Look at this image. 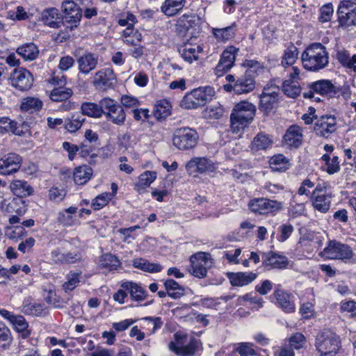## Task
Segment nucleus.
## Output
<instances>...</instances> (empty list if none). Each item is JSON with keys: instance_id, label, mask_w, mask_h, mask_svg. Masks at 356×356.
Segmentation results:
<instances>
[{"instance_id": "nucleus-1", "label": "nucleus", "mask_w": 356, "mask_h": 356, "mask_svg": "<svg viewBox=\"0 0 356 356\" xmlns=\"http://www.w3.org/2000/svg\"><path fill=\"white\" fill-rule=\"evenodd\" d=\"M303 67L312 72H318L325 68L329 63V54L326 47L320 42L309 44L302 52Z\"/></svg>"}, {"instance_id": "nucleus-2", "label": "nucleus", "mask_w": 356, "mask_h": 356, "mask_svg": "<svg viewBox=\"0 0 356 356\" xmlns=\"http://www.w3.org/2000/svg\"><path fill=\"white\" fill-rule=\"evenodd\" d=\"M256 107L248 102H241L235 105L230 115L231 129L238 133L248 127L252 121Z\"/></svg>"}, {"instance_id": "nucleus-3", "label": "nucleus", "mask_w": 356, "mask_h": 356, "mask_svg": "<svg viewBox=\"0 0 356 356\" xmlns=\"http://www.w3.org/2000/svg\"><path fill=\"white\" fill-rule=\"evenodd\" d=\"M315 347L319 356H336L341 348L340 337L330 329H324L316 336Z\"/></svg>"}, {"instance_id": "nucleus-4", "label": "nucleus", "mask_w": 356, "mask_h": 356, "mask_svg": "<svg viewBox=\"0 0 356 356\" xmlns=\"http://www.w3.org/2000/svg\"><path fill=\"white\" fill-rule=\"evenodd\" d=\"M199 139V134L196 129L188 127L176 129L172 135L173 145L181 151L194 149L197 146Z\"/></svg>"}, {"instance_id": "nucleus-5", "label": "nucleus", "mask_w": 356, "mask_h": 356, "mask_svg": "<svg viewBox=\"0 0 356 356\" xmlns=\"http://www.w3.org/2000/svg\"><path fill=\"white\" fill-rule=\"evenodd\" d=\"M339 92V88L334 86L331 81L321 79L309 83L308 90L302 92V96L304 98L314 99L315 102H319L322 100L320 97L315 96L316 95L330 98L334 97Z\"/></svg>"}, {"instance_id": "nucleus-6", "label": "nucleus", "mask_w": 356, "mask_h": 356, "mask_svg": "<svg viewBox=\"0 0 356 356\" xmlns=\"http://www.w3.org/2000/svg\"><path fill=\"white\" fill-rule=\"evenodd\" d=\"M61 10L65 29L72 31L77 28L83 16L82 9L74 1L66 0L62 3Z\"/></svg>"}, {"instance_id": "nucleus-7", "label": "nucleus", "mask_w": 356, "mask_h": 356, "mask_svg": "<svg viewBox=\"0 0 356 356\" xmlns=\"http://www.w3.org/2000/svg\"><path fill=\"white\" fill-rule=\"evenodd\" d=\"M102 107V115L117 125H122L126 120V113L121 105L110 97L100 100Z\"/></svg>"}, {"instance_id": "nucleus-8", "label": "nucleus", "mask_w": 356, "mask_h": 356, "mask_svg": "<svg viewBox=\"0 0 356 356\" xmlns=\"http://www.w3.org/2000/svg\"><path fill=\"white\" fill-rule=\"evenodd\" d=\"M338 20L341 27L348 28L356 25V0H343L338 10Z\"/></svg>"}, {"instance_id": "nucleus-9", "label": "nucleus", "mask_w": 356, "mask_h": 356, "mask_svg": "<svg viewBox=\"0 0 356 356\" xmlns=\"http://www.w3.org/2000/svg\"><path fill=\"white\" fill-rule=\"evenodd\" d=\"M10 85L19 91H27L31 88L34 79L29 70L24 67L14 69L9 78Z\"/></svg>"}, {"instance_id": "nucleus-10", "label": "nucleus", "mask_w": 356, "mask_h": 356, "mask_svg": "<svg viewBox=\"0 0 356 356\" xmlns=\"http://www.w3.org/2000/svg\"><path fill=\"white\" fill-rule=\"evenodd\" d=\"M190 261L189 272L191 275L200 279L207 277V269L211 266L209 254L198 252L191 257Z\"/></svg>"}, {"instance_id": "nucleus-11", "label": "nucleus", "mask_w": 356, "mask_h": 356, "mask_svg": "<svg viewBox=\"0 0 356 356\" xmlns=\"http://www.w3.org/2000/svg\"><path fill=\"white\" fill-rule=\"evenodd\" d=\"M248 207L256 214L268 215L282 209V203L265 197L254 198L250 201Z\"/></svg>"}, {"instance_id": "nucleus-12", "label": "nucleus", "mask_w": 356, "mask_h": 356, "mask_svg": "<svg viewBox=\"0 0 356 356\" xmlns=\"http://www.w3.org/2000/svg\"><path fill=\"white\" fill-rule=\"evenodd\" d=\"M50 259L56 264H73L82 259V254L77 250L67 251L63 248L58 247L51 252Z\"/></svg>"}, {"instance_id": "nucleus-13", "label": "nucleus", "mask_w": 356, "mask_h": 356, "mask_svg": "<svg viewBox=\"0 0 356 356\" xmlns=\"http://www.w3.org/2000/svg\"><path fill=\"white\" fill-rule=\"evenodd\" d=\"M325 254L332 259H350L353 256L351 248L337 241H329L324 249Z\"/></svg>"}, {"instance_id": "nucleus-14", "label": "nucleus", "mask_w": 356, "mask_h": 356, "mask_svg": "<svg viewBox=\"0 0 356 356\" xmlns=\"http://www.w3.org/2000/svg\"><path fill=\"white\" fill-rule=\"evenodd\" d=\"M337 130V119L334 115H321L314 123V131L320 137L328 138Z\"/></svg>"}, {"instance_id": "nucleus-15", "label": "nucleus", "mask_w": 356, "mask_h": 356, "mask_svg": "<svg viewBox=\"0 0 356 356\" xmlns=\"http://www.w3.org/2000/svg\"><path fill=\"white\" fill-rule=\"evenodd\" d=\"M116 76L111 67L102 69L95 73L92 84L98 90H106L115 86Z\"/></svg>"}, {"instance_id": "nucleus-16", "label": "nucleus", "mask_w": 356, "mask_h": 356, "mask_svg": "<svg viewBox=\"0 0 356 356\" xmlns=\"http://www.w3.org/2000/svg\"><path fill=\"white\" fill-rule=\"evenodd\" d=\"M22 158L16 153H8L0 159V175H9L17 172L22 166Z\"/></svg>"}, {"instance_id": "nucleus-17", "label": "nucleus", "mask_w": 356, "mask_h": 356, "mask_svg": "<svg viewBox=\"0 0 356 356\" xmlns=\"http://www.w3.org/2000/svg\"><path fill=\"white\" fill-rule=\"evenodd\" d=\"M299 74L300 70L297 67H293L289 78L282 83V90L290 98H296L300 94L301 87L298 82Z\"/></svg>"}, {"instance_id": "nucleus-18", "label": "nucleus", "mask_w": 356, "mask_h": 356, "mask_svg": "<svg viewBox=\"0 0 356 356\" xmlns=\"http://www.w3.org/2000/svg\"><path fill=\"white\" fill-rule=\"evenodd\" d=\"M29 125L23 122L18 124L8 117H0V134H5L12 133L14 135L22 136L29 131Z\"/></svg>"}, {"instance_id": "nucleus-19", "label": "nucleus", "mask_w": 356, "mask_h": 356, "mask_svg": "<svg viewBox=\"0 0 356 356\" xmlns=\"http://www.w3.org/2000/svg\"><path fill=\"white\" fill-rule=\"evenodd\" d=\"M234 94L241 95L252 92L255 88V77L252 70H246L245 73L236 78L234 76Z\"/></svg>"}, {"instance_id": "nucleus-20", "label": "nucleus", "mask_w": 356, "mask_h": 356, "mask_svg": "<svg viewBox=\"0 0 356 356\" xmlns=\"http://www.w3.org/2000/svg\"><path fill=\"white\" fill-rule=\"evenodd\" d=\"M278 93L277 92H268L264 90L260 95L259 109L264 115L270 114L277 106Z\"/></svg>"}, {"instance_id": "nucleus-21", "label": "nucleus", "mask_w": 356, "mask_h": 356, "mask_svg": "<svg viewBox=\"0 0 356 356\" xmlns=\"http://www.w3.org/2000/svg\"><path fill=\"white\" fill-rule=\"evenodd\" d=\"M277 302V305L286 313H291L295 311V303L293 301V296L280 289L277 286L272 294Z\"/></svg>"}, {"instance_id": "nucleus-22", "label": "nucleus", "mask_w": 356, "mask_h": 356, "mask_svg": "<svg viewBox=\"0 0 356 356\" xmlns=\"http://www.w3.org/2000/svg\"><path fill=\"white\" fill-rule=\"evenodd\" d=\"M189 174L196 172L204 173L213 171L214 169L213 162L205 157H195L191 159L186 165Z\"/></svg>"}, {"instance_id": "nucleus-23", "label": "nucleus", "mask_w": 356, "mask_h": 356, "mask_svg": "<svg viewBox=\"0 0 356 356\" xmlns=\"http://www.w3.org/2000/svg\"><path fill=\"white\" fill-rule=\"evenodd\" d=\"M41 21L44 25L54 29H59L64 26L62 15L56 8L44 9L41 13Z\"/></svg>"}, {"instance_id": "nucleus-24", "label": "nucleus", "mask_w": 356, "mask_h": 356, "mask_svg": "<svg viewBox=\"0 0 356 356\" xmlns=\"http://www.w3.org/2000/svg\"><path fill=\"white\" fill-rule=\"evenodd\" d=\"M262 264L264 266H270L273 268L284 269L289 264L287 257L274 252H263L261 254Z\"/></svg>"}, {"instance_id": "nucleus-25", "label": "nucleus", "mask_w": 356, "mask_h": 356, "mask_svg": "<svg viewBox=\"0 0 356 356\" xmlns=\"http://www.w3.org/2000/svg\"><path fill=\"white\" fill-rule=\"evenodd\" d=\"M98 55L92 53H86L77 59L78 69L80 73L88 74L98 65Z\"/></svg>"}, {"instance_id": "nucleus-26", "label": "nucleus", "mask_w": 356, "mask_h": 356, "mask_svg": "<svg viewBox=\"0 0 356 356\" xmlns=\"http://www.w3.org/2000/svg\"><path fill=\"white\" fill-rule=\"evenodd\" d=\"M310 198L315 210L323 213L329 211L332 198L331 193L319 195L318 192H312Z\"/></svg>"}, {"instance_id": "nucleus-27", "label": "nucleus", "mask_w": 356, "mask_h": 356, "mask_svg": "<svg viewBox=\"0 0 356 356\" xmlns=\"http://www.w3.org/2000/svg\"><path fill=\"white\" fill-rule=\"evenodd\" d=\"M258 274L253 272H237L228 273L232 286H243L248 285L257 279Z\"/></svg>"}, {"instance_id": "nucleus-28", "label": "nucleus", "mask_w": 356, "mask_h": 356, "mask_svg": "<svg viewBox=\"0 0 356 356\" xmlns=\"http://www.w3.org/2000/svg\"><path fill=\"white\" fill-rule=\"evenodd\" d=\"M284 140L286 145L295 148L299 147L302 143V134L300 127L291 126L284 136Z\"/></svg>"}, {"instance_id": "nucleus-29", "label": "nucleus", "mask_w": 356, "mask_h": 356, "mask_svg": "<svg viewBox=\"0 0 356 356\" xmlns=\"http://www.w3.org/2000/svg\"><path fill=\"white\" fill-rule=\"evenodd\" d=\"M121 288L128 291L133 300L143 301L147 298V291L142 286L133 282H124L120 284Z\"/></svg>"}, {"instance_id": "nucleus-30", "label": "nucleus", "mask_w": 356, "mask_h": 356, "mask_svg": "<svg viewBox=\"0 0 356 356\" xmlns=\"http://www.w3.org/2000/svg\"><path fill=\"white\" fill-rule=\"evenodd\" d=\"M197 343V341L195 339H191L186 346L178 347L175 342L171 341L168 346L171 351L179 356H193L196 352Z\"/></svg>"}, {"instance_id": "nucleus-31", "label": "nucleus", "mask_w": 356, "mask_h": 356, "mask_svg": "<svg viewBox=\"0 0 356 356\" xmlns=\"http://www.w3.org/2000/svg\"><path fill=\"white\" fill-rule=\"evenodd\" d=\"M186 0H165L161 6V12L168 17L179 13L184 7Z\"/></svg>"}, {"instance_id": "nucleus-32", "label": "nucleus", "mask_w": 356, "mask_h": 356, "mask_svg": "<svg viewBox=\"0 0 356 356\" xmlns=\"http://www.w3.org/2000/svg\"><path fill=\"white\" fill-rule=\"evenodd\" d=\"M10 188L14 195L20 197L29 196L33 193V187L24 180H14L10 183Z\"/></svg>"}, {"instance_id": "nucleus-33", "label": "nucleus", "mask_w": 356, "mask_h": 356, "mask_svg": "<svg viewBox=\"0 0 356 356\" xmlns=\"http://www.w3.org/2000/svg\"><path fill=\"white\" fill-rule=\"evenodd\" d=\"M192 92L200 107L206 105L215 95L214 89L211 86L200 87L193 90Z\"/></svg>"}, {"instance_id": "nucleus-34", "label": "nucleus", "mask_w": 356, "mask_h": 356, "mask_svg": "<svg viewBox=\"0 0 356 356\" xmlns=\"http://www.w3.org/2000/svg\"><path fill=\"white\" fill-rule=\"evenodd\" d=\"M16 52L25 60H33L39 54V49L33 42H28L17 47Z\"/></svg>"}, {"instance_id": "nucleus-35", "label": "nucleus", "mask_w": 356, "mask_h": 356, "mask_svg": "<svg viewBox=\"0 0 356 356\" xmlns=\"http://www.w3.org/2000/svg\"><path fill=\"white\" fill-rule=\"evenodd\" d=\"M92 174V169L87 165L76 167L73 174L74 181L76 184L83 185L90 180Z\"/></svg>"}, {"instance_id": "nucleus-36", "label": "nucleus", "mask_w": 356, "mask_h": 356, "mask_svg": "<svg viewBox=\"0 0 356 356\" xmlns=\"http://www.w3.org/2000/svg\"><path fill=\"white\" fill-rule=\"evenodd\" d=\"M164 286L168 296L173 299L180 298L185 294L184 287L172 279L166 280L164 282Z\"/></svg>"}, {"instance_id": "nucleus-37", "label": "nucleus", "mask_w": 356, "mask_h": 356, "mask_svg": "<svg viewBox=\"0 0 356 356\" xmlns=\"http://www.w3.org/2000/svg\"><path fill=\"white\" fill-rule=\"evenodd\" d=\"M272 143L273 141L268 135L259 133L254 136L250 147L253 152L266 150L271 146Z\"/></svg>"}, {"instance_id": "nucleus-38", "label": "nucleus", "mask_w": 356, "mask_h": 356, "mask_svg": "<svg viewBox=\"0 0 356 356\" xmlns=\"http://www.w3.org/2000/svg\"><path fill=\"white\" fill-rule=\"evenodd\" d=\"M82 273L70 270L65 276L66 281L63 284L62 288L65 293L74 290L80 283Z\"/></svg>"}, {"instance_id": "nucleus-39", "label": "nucleus", "mask_w": 356, "mask_h": 356, "mask_svg": "<svg viewBox=\"0 0 356 356\" xmlns=\"http://www.w3.org/2000/svg\"><path fill=\"white\" fill-rule=\"evenodd\" d=\"M269 163L273 171L284 172L290 168L289 159L281 154L272 156Z\"/></svg>"}, {"instance_id": "nucleus-40", "label": "nucleus", "mask_w": 356, "mask_h": 356, "mask_svg": "<svg viewBox=\"0 0 356 356\" xmlns=\"http://www.w3.org/2000/svg\"><path fill=\"white\" fill-rule=\"evenodd\" d=\"M156 178V172L155 171H145L139 176L138 181L135 185V189L138 192L142 193L151 185Z\"/></svg>"}, {"instance_id": "nucleus-41", "label": "nucleus", "mask_w": 356, "mask_h": 356, "mask_svg": "<svg viewBox=\"0 0 356 356\" xmlns=\"http://www.w3.org/2000/svg\"><path fill=\"white\" fill-rule=\"evenodd\" d=\"M81 112L83 115L88 117L99 118L102 116V107L100 104H95L93 102H83L81 106Z\"/></svg>"}, {"instance_id": "nucleus-42", "label": "nucleus", "mask_w": 356, "mask_h": 356, "mask_svg": "<svg viewBox=\"0 0 356 356\" xmlns=\"http://www.w3.org/2000/svg\"><path fill=\"white\" fill-rule=\"evenodd\" d=\"M42 102L36 97H27L24 98L20 105V109L23 112L33 113L40 111L42 107Z\"/></svg>"}, {"instance_id": "nucleus-43", "label": "nucleus", "mask_w": 356, "mask_h": 356, "mask_svg": "<svg viewBox=\"0 0 356 356\" xmlns=\"http://www.w3.org/2000/svg\"><path fill=\"white\" fill-rule=\"evenodd\" d=\"M201 18L196 14H184L178 20V24L181 28L188 31L191 28L199 26Z\"/></svg>"}, {"instance_id": "nucleus-44", "label": "nucleus", "mask_w": 356, "mask_h": 356, "mask_svg": "<svg viewBox=\"0 0 356 356\" xmlns=\"http://www.w3.org/2000/svg\"><path fill=\"white\" fill-rule=\"evenodd\" d=\"M14 329L19 334V337L26 339L29 337L31 331L29 330V324L24 316L18 315L12 322Z\"/></svg>"}, {"instance_id": "nucleus-45", "label": "nucleus", "mask_w": 356, "mask_h": 356, "mask_svg": "<svg viewBox=\"0 0 356 356\" xmlns=\"http://www.w3.org/2000/svg\"><path fill=\"white\" fill-rule=\"evenodd\" d=\"M22 312L26 315L35 316H44L47 313L44 304L26 302L23 304Z\"/></svg>"}, {"instance_id": "nucleus-46", "label": "nucleus", "mask_w": 356, "mask_h": 356, "mask_svg": "<svg viewBox=\"0 0 356 356\" xmlns=\"http://www.w3.org/2000/svg\"><path fill=\"white\" fill-rule=\"evenodd\" d=\"M236 26V24L233 23L231 26H227L222 29L213 28L212 33L218 41L226 42L234 38L235 31L234 27Z\"/></svg>"}, {"instance_id": "nucleus-47", "label": "nucleus", "mask_w": 356, "mask_h": 356, "mask_svg": "<svg viewBox=\"0 0 356 356\" xmlns=\"http://www.w3.org/2000/svg\"><path fill=\"white\" fill-rule=\"evenodd\" d=\"M120 265V261L118 258L111 253L104 254L100 257L99 266L102 268L111 271L116 270Z\"/></svg>"}, {"instance_id": "nucleus-48", "label": "nucleus", "mask_w": 356, "mask_h": 356, "mask_svg": "<svg viewBox=\"0 0 356 356\" xmlns=\"http://www.w3.org/2000/svg\"><path fill=\"white\" fill-rule=\"evenodd\" d=\"M133 266L136 268L149 273H158L160 272L162 269V267L160 264L150 263L147 260L143 258L134 259L133 261Z\"/></svg>"}, {"instance_id": "nucleus-49", "label": "nucleus", "mask_w": 356, "mask_h": 356, "mask_svg": "<svg viewBox=\"0 0 356 356\" xmlns=\"http://www.w3.org/2000/svg\"><path fill=\"white\" fill-rule=\"evenodd\" d=\"M73 95V91L70 88L58 87L54 88L49 95L53 102H63L68 99Z\"/></svg>"}, {"instance_id": "nucleus-50", "label": "nucleus", "mask_w": 356, "mask_h": 356, "mask_svg": "<svg viewBox=\"0 0 356 356\" xmlns=\"http://www.w3.org/2000/svg\"><path fill=\"white\" fill-rule=\"evenodd\" d=\"M171 106L165 99H162L157 102L154 106L153 114L157 120H161L165 118L170 114Z\"/></svg>"}, {"instance_id": "nucleus-51", "label": "nucleus", "mask_w": 356, "mask_h": 356, "mask_svg": "<svg viewBox=\"0 0 356 356\" xmlns=\"http://www.w3.org/2000/svg\"><path fill=\"white\" fill-rule=\"evenodd\" d=\"M78 211V207H70L58 213V221L64 226H71L74 222L73 214Z\"/></svg>"}, {"instance_id": "nucleus-52", "label": "nucleus", "mask_w": 356, "mask_h": 356, "mask_svg": "<svg viewBox=\"0 0 356 356\" xmlns=\"http://www.w3.org/2000/svg\"><path fill=\"white\" fill-rule=\"evenodd\" d=\"M122 36L126 44L133 46H137L142 39L141 34L138 31H134L133 28H126L123 31Z\"/></svg>"}, {"instance_id": "nucleus-53", "label": "nucleus", "mask_w": 356, "mask_h": 356, "mask_svg": "<svg viewBox=\"0 0 356 356\" xmlns=\"http://www.w3.org/2000/svg\"><path fill=\"white\" fill-rule=\"evenodd\" d=\"M298 48L292 43H291L284 51L282 58V65H292L298 58Z\"/></svg>"}, {"instance_id": "nucleus-54", "label": "nucleus", "mask_w": 356, "mask_h": 356, "mask_svg": "<svg viewBox=\"0 0 356 356\" xmlns=\"http://www.w3.org/2000/svg\"><path fill=\"white\" fill-rule=\"evenodd\" d=\"M238 49L234 46L228 47L222 54L220 62L232 67L236 60V54Z\"/></svg>"}, {"instance_id": "nucleus-55", "label": "nucleus", "mask_w": 356, "mask_h": 356, "mask_svg": "<svg viewBox=\"0 0 356 356\" xmlns=\"http://www.w3.org/2000/svg\"><path fill=\"white\" fill-rule=\"evenodd\" d=\"M12 341V335L9 328L0 321V348L6 350Z\"/></svg>"}, {"instance_id": "nucleus-56", "label": "nucleus", "mask_w": 356, "mask_h": 356, "mask_svg": "<svg viewBox=\"0 0 356 356\" xmlns=\"http://www.w3.org/2000/svg\"><path fill=\"white\" fill-rule=\"evenodd\" d=\"M84 120L82 115L74 114L71 119L65 122V128L70 132H75L81 128Z\"/></svg>"}, {"instance_id": "nucleus-57", "label": "nucleus", "mask_w": 356, "mask_h": 356, "mask_svg": "<svg viewBox=\"0 0 356 356\" xmlns=\"http://www.w3.org/2000/svg\"><path fill=\"white\" fill-rule=\"evenodd\" d=\"M147 322V330L149 331V334H154L163 325V321L161 317L147 316L141 319Z\"/></svg>"}, {"instance_id": "nucleus-58", "label": "nucleus", "mask_w": 356, "mask_h": 356, "mask_svg": "<svg viewBox=\"0 0 356 356\" xmlns=\"http://www.w3.org/2000/svg\"><path fill=\"white\" fill-rule=\"evenodd\" d=\"M112 195L109 193H104L97 196L92 202L94 210H99L104 208L111 199Z\"/></svg>"}, {"instance_id": "nucleus-59", "label": "nucleus", "mask_w": 356, "mask_h": 356, "mask_svg": "<svg viewBox=\"0 0 356 356\" xmlns=\"http://www.w3.org/2000/svg\"><path fill=\"white\" fill-rule=\"evenodd\" d=\"M180 106L185 109H196L200 107L192 91L185 95L180 102Z\"/></svg>"}, {"instance_id": "nucleus-60", "label": "nucleus", "mask_w": 356, "mask_h": 356, "mask_svg": "<svg viewBox=\"0 0 356 356\" xmlns=\"http://www.w3.org/2000/svg\"><path fill=\"white\" fill-rule=\"evenodd\" d=\"M45 292H47V294H44V300L48 304L52 305L55 308H62L63 307V301L56 296L55 291L49 289L45 291Z\"/></svg>"}, {"instance_id": "nucleus-61", "label": "nucleus", "mask_w": 356, "mask_h": 356, "mask_svg": "<svg viewBox=\"0 0 356 356\" xmlns=\"http://www.w3.org/2000/svg\"><path fill=\"white\" fill-rule=\"evenodd\" d=\"M280 235L277 238L280 242L286 241L294 231V227L289 223H284L278 227Z\"/></svg>"}, {"instance_id": "nucleus-62", "label": "nucleus", "mask_w": 356, "mask_h": 356, "mask_svg": "<svg viewBox=\"0 0 356 356\" xmlns=\"http://www.w3.org/2000/svg\"><path fill=\"white\" fill-rule=\"evenodd\" d=\"M66 195V192L63 189H60L56 187H52L49 191V200L54 202L62 201Z\"/></svg>"}, {"instance_id": "nucleus-63", "label": "nucleus", "mask_w": 356, "mask_h": 356, "mask_svg": "<svg viewBox=\"0 0 356 356\" xmlns=\"http://www.w3.org/2000/svg\"><path fill=\"white\" fill-rule=\"evenodd\" d=\"M305 342V337L301 333L297 332L293 334L289 340L291 348L299 349L302 347Z\"/></svg>"}, {"instance_id": "nucleus-64", "label": "nucleus", "mask_w": 356, "mask_h": 356, "mask_svg": "<svg viewBox=\"0 0 356 356\" xmlns=\"http://www.w3.org/2000/svg\"><path fill=\"white\" fill-rule=\"evenodd\" d=\"M252 344L248 343H241L239 344L236 350L241 356H253L256 355L254 350L252 348Z\"/></svg>"}]
</instances>
